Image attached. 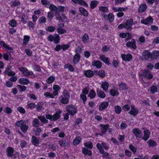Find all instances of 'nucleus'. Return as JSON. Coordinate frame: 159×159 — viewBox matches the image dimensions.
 I'll return each mask as SVG.
<instances>
[{"mask_svg":"<svg viewBox=\"0 0 159 159\" xmlns=\"http://www.w3.org/2000/svg\"><path fill=\"white\" fill-rule=\"evenodd\" d=\"M65 68H67L69 70L72 72L74 71V68L73 66L71 65L68 64L65 65Z\"/></svg>","mask_w":159,"mask_h":159,"instance_id":"54","label":"nucleus"},{"mask_svg":"<svg viewBox=\"0 0 159 159\" xmlns=\"http://www.w3.org/2000/svg\"><path fill=\"white\" fill-rule=\"evenodd\" d=\"M119 61L118 60H114L112 62V64L114 67L117 68L119 66Z\"/></svg>","mask_w":159,"mask_h":159,"instance_id":"60","label":"nucleus"},{"mask_svg":"<svg viewBox=\"0 0 159 159\" xmlns=\"http://www.w3.org/2000/svg\"><path fill=\"white\" fill-rule=\"evenodd\" d=\"M96 96V93L93 89H91L89 91V93L88 95V96L90 97L91 99L94 98Z\"/></svg>","mask_w":159,"mask_h":159,"instance_id":"36","label":"nucleus"},{"mask_svg":"<svg viewBox=\"0 0 159 159\" xmlns=\"http://www.w3.org/2000/svg\"><path fill=\"white\" fill-rule=\"evenodd\" d=\"M62 113V111L60 110H57L55 113L53 115V120L55 121L60 118V114Z\"/></svg>","mask_w":159,"mask_h":159,"instance_id":"15","label":"nucleus"},{"mask_svg":"<svg viewBox=\"0 0 159 159\" xmlns=\"http://www.w3.org/2000/svg\"><path fill=\"white\" fill-rule=\"evenodd\" d=\"M28 123V120H22L16 121L15 124V125L17 127H20L22 131L25 133L29 128L28 125H27Z\"/></svg>","mask_w":159,"mask_h":159,"instance_id":"1","label":"nucleus"},{"mask_svg":"<svg viewBox=\"0 0 159 159\" xmlns=\"http://www.w3.org/2000/svg\"><path fill=\"white\" fill-rule=\"evenodd\" d=\"M57 32L60 34H64L66 32V30L61 27H58L57 29Z\"/></svg>","mask_w":159,"mask_h":159,"instance_id":"48","label":"nucleus"},{"mask_svg":"<svg viewBox=\"0 0 159 159\" xmlns=\"http://www.w3.org/2000/svg\"><path fill=\"white\" fill-rule=\"evenodd\" d=\"M96 147L100 153H103L104 150L103 148L106 150H107L109 148V146L105 142H103L101 144L97 143Z\"/></svg>","mask_w":159,"mask_h":159,"instance_id":"2","label":"nucleus"},{"mask_svg":"<svg viewBox=\"0 0 159 159\" xmlns=\"http://www.w3.org/2000/svg\"><path fill=\"white\" fill-rule=\"evenodd\" d=\"M96 91L97 95L99 97L102 98L105 97V93L103 91L100 90L98 88H97Z\"/></svg>","mask_w":159,"mask_h":159,"instance_id":"22","label":"nucleus"},{"mask_svg":"<svg viewBox=\"0 0 159 159\" xmlns=\"http://www.w3.org/2000/svg\"><path fill=\"white\" fill-rule=\"evenodd\" d=\"M4 111L7 114H9L12 112V110L11 108L7 107H5L4 109Z\"/></svg>","mask_w":159,"mask_h":159,"instance_id":"59","label":"nucleus"},{"mask_svg":"<svg viewBox=\"0 0 159 159\" xmlns=\"http://www.w3.org/2000/svg\"><path fill=\"white\" fill-rule=\"evenodd\" d=\"M151 92L152 94H154L157 91V87L154 85L152 86L151 87Z\"/></svg>","mask_w":159,"mask_h":159,"instance_id":"49","label":"nucleus"},{"mask_svg":"<svg viewBox=\"0 0 159 159\" xmlns=\"http://www.w3.org/2000/svg\"><path fill=\"white\" fill-rule=\"evenodd\" d=\"M14 150L13 148L11 147H9L7 149V155L8 156L12 157L14 155Z\"/></svg>","mask_w":159,"mask_h":159,"instance_id":"17","label":"nucleus"},{"mask_svg":"<svg viewBox=\"0 0 159 159\" xmlns=\"http://www.w3.org/2000/svg\"><path fill=\"white\" fill-rule=\"evenodd\" d=\"M98 3V2L96 1H92L90 3V7L93 9L95 7Z\"/></svg>","mask_w":159,"mask_h":159,"instance_id":"47","label":"nucleus"},{"mask_svg":"<svg viewBox=\"0 0 159 159\" xmlns=\"http://www.w3.org/2000/svg\"><path fill=\"white\" fill-rule=\"evenodd\" d=\"M133 20L132 19L128 20L126 23H125V28L127 30L130 31L132 30L131 26L133 24Z\"/></svg>","mask_w":159,"mask_h":159,"instance_id":"11","label":"nucleus"},{"mask_svg":"<svg viewBox=\"0 0 159 159\" xmlns=\"http://www.w3.org/2000/svg\"><path fill=\"white\" fill-rule=\"evenodd\" d=\"M79 11L82 15H83L84 16H88V12L83 7L80 8Z\"/></svg>","mask_w":159,"mask_h":159,"instance_id":"42","label":"nucleus"},{"mask_svg":"<svg viewBox=\"0 0 159 159\" xmlns=\"http://www.w3.org/2000/svg\"><path fill=\"white\" fill-rule=\"evenodd\" d=\"M131 109L129 113L134 116H135L137 115L138 112V110L137 109L135 108L134 106L133 105L131 106Z\"/></svg>","mask_w":159,"mask_h":159,"instance_id":"23","label":"nucleus"},{"mask_svg":"<svg viewBox=\"0 0 159 159\" xmlns=\"http://www.w3.org/2000/svg\"><path fill=\"white\" fill-rule=\"evenodd\" d=\"M109 85L108 83L104 81L102 83L101 87L104 91L107 92L108 91Z\"/></svg>","mask_w":159,"mask_h":159,"instance_id":"28","label":"nucleus"},{"mask_svg":"<svg viewBox=\"0 0 159 159\" xmlns=\"http://www.w3.org/2000/svg\"><path fill=\"white\" fill-rule=\"evenodd\" d=\"M30 37L28 35H25L24 37L23 44V45H26L28 42L29 41Z\"/></svg>","mask_w":159,"mask_h":159,"instance_id":"45","label":"nucleus"},{"mask_svg":"<svg viewBox=\"0 0 159 159\" xmlns=\"http://www.w3.org/2000/svg\"><path fill=\"white\" fill-rule=\"evenodd\" d=\"M49 9L53 11L57 12L58 11V8L53 4H51L49 7Z\"/></svg>","mask_w":159,"mask_h":159,"instance_id":"50","label":"nucleus"},{"mask_svg":"<svg viewBox=\"0 0 159 159\" xmlns=\"http://www.w3.org/2000/svg\"><path fill=\"white\" fill-rule=\"evenodd\" d=\"M92 65L93 66L96 67L98 69H100L102 66V63L99 60H94L92 61Z\"/></svg>","mask_w":159,"mask_h":159,"instance_id":"12","label":"nucleus"},{"mask_svg":"<svg viewBox=\"0 0 159 159\" xmlns=\"http://www.w3.org/2000/svg\"><path fill=\"white\" fill-rule=\"evenodd\" d=\"M11 7H14L19 5L20 2L18 1H13L11 2Z\"/></svg>","mask_w":159,"mask_h":159,"instance_id":"61","label":"nucleus"},{"mask_svg":"<svg viewBox=\"0 0 159 159\" xmlns=\"http://www.w3.org/2000/svg\"><path fill=\"white\" fill-rule=\"evenodd\" d=\"M99 10L102 12H107L108 11V9L107 7H99Z\"/></svg>","mask_w":159,"mask_h":159,"instance_id":"62","label":"nucleus"},{"mask_svg":"<svg viewBox=\"0 0 159 159\" xmlns=\"http://www.w3.org/2000/svg\"><path fill=\"white\" fill-rule=\"evenodd\" d=\"M129 149L132 151L134 153H135L136 152L137 148L136 147L133 146L132 144H130L129 145Z\"/></svg>","mask_w":159,"mask_h":159,"instance_id":"58","label":"nucleus"},{"mask_svg":"<svg viewBox=\"0 0 159 159\" xmlns=\"http://www.w3.org/2000/svg\"><path fill=\"white\" fill-rule=\"evenodd\" d=\"M143 75L148 79H151L153 77V75L151 73L150 71L148 70H145L143 73Z\"/></svg>","mask_w":159,"mask_h":159,"instance_id":"18","label":"nucleus"},{"mask_svg":"<svg viewBox=\"0 0 159 159\" xmlns=\"http://www.w3.org/2000/svg\"><path fill=\"white\" fill-rule=\"evenodd\" d=\"M8 24L11 27H15L16 26L17 23L15 20L12 19L10 21Z\"/></svg>","mask_w":159,"mask_h":159,"instance_id":"51","label":"nucleus"},{"mask_svg":"<svg viewBox=\"0 0 159 159\" xmlns=\"http://www.w3.org/2000/svg\"><path fill=\"white\" fill-rule=\"evenodd\" d=\"M81 139L79 137H76L73 141V144L74 145H77L79 144L81 141Z\"/></svg>","mask_w":159,"mask_h":159,"instance_id":"39","label":"nucleus"},{"mask_svg":"<svg viewBox=\"0 0 159 159\" xmlns=\"http://www.w3.org/2000/svg\"><path fill=\"white\" fill-rule=\"evenodd\" d=\"M153 19L151 16H149L145 19L141 20V23L146 25H148L152 24L153 22Z\"/></svg>","mask_w":159,"mask_h":159,"instance_id":"7","label":"nucleus"},{"mask_svg":"<svg viewBox=\"0 0 159 159\" xmlns=\"http://www.w3.org/2000/svg\"><path fill=\"white\" fill-rule=\"evenodd\" d=\"M109 92L110 95L113 96H117L119 94V92L117 90L111 89Z\"/></svg>","mask_w":159,"mask_h":159,"instance_id":"40","label":"nucleus"},{"mask_svg":"<svg viewBox=\"0 0 159 159\" xmlns=\"http://www.w3.org/2000/svg\"><path fill=\"white\" fill-rule=\"evenodd\" d=\"M59 99L61 103L65 104H67L69 101V99L63 97L62 96L59 97Z\"/></svg>","mask_w":159,"mask_h":159,"instance_id":"33","label":"nucleus"},{"mask_svg":"<svg viewBox=\"0 0 159 159\" xmlns=\"http://www.w3.org/2000/svg\"><path fill=\"white\" fill-rule=\"evenodd\" d=\"M99 59L103 61L106 64L109 65L111 64L109 58L106 57L103 55H102L100 56Z\"/></svg>","mask_w":159,"mask_h":159,"instance_id":"14","label":"nucleus"},{"mask_svg":"<svg viewBox=\"0 0 159 159\" xmlns=\"http://www.w3.org/2000/svg\"><path fill=\"white\" fill-rule=\"evenodd\" d=\"M133 133L134 134L135 136L139 138H142V134L140 130L138 128H134L132 130Z\"/></svg>","mask_w":159,"mask_h":159,"instance_id":"10","label":"nucleus"},{"mask_svg":"<svg viewBox=\"0 0 159 159\" xmlns=\"http://www.w3.org/2000/svg\"><path fill=\"white\" fill-rule=\"evenodd\" d=\"M118 86L119 87V89L122 90H126L128 88L126 84L123 82L118 83Z\"/></svg>","mask_w":159,"mask_h":159,"instance_id":"35","label":"nucleus"},{"mask_svg":"<svg viewBox=\"0 0 159 159\" xmlns=\"http://www.w3.org/2000/svg\"><path fill=\"white\" fill-rule=\"evenodd\" d=\"M159 58V51H155L152 53V59H156Z\"/></svg>","mask_w":159,"mask_h":159,"instance_id":"31","label":"nucleus"},{"mask_svg":"<svg viewBox=\"0 0 159 159\" xmlns=\"http://www.w3.org/2000/svg\"><path fill=\"white\" fill-rule=\"evenodd\" d=\"M82 123V119L81 118H77L75 121V122L74 125L76 126L77 125Z\"/></svg>","mask_w":159,"mask_h":159,"instance_id":"55","label":"nucleus"},{"mask_svg":"<svg viewBox=\"0 0 159 159\" xmlns=\"http://www.w3.org/2000/svg\"><path fill=\"white\" fill-rule=\"evenodd\" d=\"M36 106L35 104L33 102H30L27 104L26 106V108L28 109H32L35 108Z\"/></svg>","mask_w":159,"mask_h":159,"instance_id":"37","label":"nucleus"},{"mask_svg":"<svg viewBox=\"0 0 159 159\" xmlns=\"http://www.w3.org/2000/svg\"><path fill=\"white\" fill-rule=\"evenodd\" d=\"M40 138L36 137L34 135H33L31 139V141L32 143L35 146H37L39 143Z\"/></svg>","mask_w":159,"mask_h":159,"instance_id":"13","label":"nucleus"},{"mask_svg":"<svg viewBox=\"0 0 159 159\" xmlns=\"http://www.w3.org/2000/svg\"><path fill=\"white\" fill-rule=\"evenodd\" d=\"M4 75H8L9 76H13L15 75V73L14 71H9L7 69L4 72Z\"/></svg>","mask_w":159,"mask_h":159,"instance_id":"41","label":"nucleus"},{"mask_svg":"<svg viewBox=\"0 0 159 159\" xmlns=\"http://www.w3.org/2000/svg\"><path fill=\"white\" fill-rule=\"evenodd\" d=\"M150 135V132L148 130H146L144 131V135L142 139L145 141H146L149 138Z\"/></svg>","mask_w":159,"mask_h":159,"instance_id":"20","label":"nucleus"},{"mask_svg":"<svg viewBox=\"0 0 159 159\" xmlns=\"http://www.w3.org/2000/svg\"><path fill=\"white\" fill-rule=\"evenodd\" d=\"M135 43L136 41L134 39H132L131 40V41H129L126 43V46L128 47L135 49L137 48Z\"/></svg>","mask_w":159,"mask_h":159,"instance_id":"8","label":"nucleus"},{"mask_svg":"<svg viewBox=\"0 0 159 159\" xmlns=\"http://www.w3.org/2000/svg\"><path fill=\"white\" fill-rule=\"evenodd\" d=\"M98 75L100 77L104 78L105 75V72L103 70H100L98 72Z\"/></svg>","mask_w":159,"mask_h":159,"instance_id":"56","label":"nucleus"},{"mask_svg":"<svg viewBox=\"0 0 159 159\" xmlns=\"http://www.w3.org/2000/svg\"><path fill=\"white\" fill-rule=\"evenodd\" d=\"M58 143L61 147L66 146L68 145V143L65 140H59Z\"/></svg>","mask_w":159,"mask_h":159,"instance_id":"46","label":"nucleus"},{"mask_svg":"<svg viewBox=\"0 0 159 159\" xmlns=\"http://www.w3.org/2000/svg\"><path fill=\"white\" fill-rule=\"evenodd\" d=\"M38 118L43 123H47L48 121L44 117L42 116H38Z\"/></svg>","mask_w":159,"mask_h":159,"instance_id":"38","label":"nucleus"},{"mask_svg":"<svg viewBox=\"0 0 159 159\" xmlns=\"http://www.w3.org/2000/svg\"><path fill=\"white\" fill-rule=\"evenodd\" d=\"M66 110L71 115L73 116L76 113L77 111L76 107L73 105L67 106Z\"/></svg>","mask_w":159,"mask_h":159,"instance_id":"4","label":"nucleus"},{"mask_svg":"<svg viewBox=\"0 0 159 159\" xmlns=\"http://www.w3.org/2000/svg\"><path fill=\"white\" fill-rule=\"evenodd\" d=\"M109 103L107 102H104L101 103L99 106V111H102L107 108Z\"/></svg>","mask_w":159,"mask_h":159,"instance_id":"24","label":"nucleus"},{"mask_svg":"<svg viewBox=\"0 0 159 159\" xmlns=\"http://www.w3.org/2000/svg\"><path fill=\"white\" fill-rule=\"evenodd\" d=\"M115 110L116 113L119 114L121 111V107L119 106H116L115 107Z\"/></svg>","mask_w":159,"mask_h":159,"instance_id":"52","label":"nucleus"},{"mask_svg":"<svg viewBox=\"0 0 159 159\" xmlns=\"http://www.w3.org/2000/svg\"><path fill=\"white\" fill-rule=\"evenodd\" d=\"M83 73L84 75L86 77L89 78L92 77L94 75L93 71L90 70H84L83 71Z\"/></svg>","mask_w":159,"mask_h":159,"instance_id":"25","label":"nucleus"},{"mask_svg":"<svg viewBox=\"0 0 159 159\" xmlns=\"http://www.w3.org/2000/svg\"><path fill=\"white\" fill-rule=\"evenodd\" d=\"M80 58V55L78 53H76L74 56L73 61L75 64L78 63Z\"/></svg>","mask_w":159,"mask_h":159,"instance_id":"30","label":"nucleus"},{"mask_svg":"<svg viewBox=\"0 0 159 159\" xmlns=\"http://www.w3.org/2000/svg\"><path fill=\"white\" fill-rule=\"evenodd\" d=\"M121 56L122 60L124 61H130L132 58V55L130 54H128L126 55L122 54L121 55Z\"/></svg>","mask_w":159,"mask_h":159,"instance_id":"16","label":"nucleus"},{"mask_svg":"<svg viewBox=\"0 0 159 159\" xmlns=\"http://www.w3.org/2000/svg\"><path fill=\"white\" fill-rule=\"evenodd\" d=\"M74 3L80 4L81 5L88 7V5L86 2L83 0H71Z\"/></svg>","mask_w":159,"mask_h":159,"instance_id":"21","label":"nucleus"},{"mask_svg":"<svg viewBox=\"0 0 159 159\" xmlns=\"http://www.w3.org/2000/svg\"><path fill=\"white\" fill-rule=\"evenodd\" d=\"M108 19L110 22H112L114 19V16L112 13H109L108 15Z\"/></svg>","mask_w":159,"mask_h":159,"instance_id":"64","label":"nucleus"},{"mask_svg":"<svg viewBox=\"0 0 159 159\" xmlns=\"http://www.w3.org/2000/svg\"><path fill=\"white\" fill-rule=\"evenodd\" d=\"M55 77L54 76H51L49 77L46 80V82L48 84H50L53 82L55 80Z\"/></svg>","mask_w":159,"mask_h":159,"instance_id":"43","label":"nucleus"},{"mask_svg":"<svg viewBox=\"0 0 159 159\" xmlns=\"http://www.w3.org/2000/svg\"><path fill=\"white\" fill-rule=\"evenodd\" d=\"M82 152L84 155L90 156L92 154L91 151L85 148H83Z\"/></svg>","mask_w":159,"mask_h":159,"instance_id":"34","label":"nucleus"},{"mask_svg":"<svg viewBox=\"0 0 159 159\" xmlns=\"http://www.w3.org/2000/svg\"><path fill=\"white\" fill-rule=\"evenodd\" d=\"M141 57L142 59L148 60L150 57L152 58V53L147 50H144L142 52Z\"/></svg>","mask_w":159,"mask_h":159,"instance_id":"6","label":"nucleus"},{"mask_svg":"<svg viewBox=\"0 0 159 159\" xmlns=\"http://www.w3.org/2000/svg\"><path fill=\"white\" fill-rule=\"evenodd\" d=\"M56 19L58 20L59 21L63 22V20L61 17V15L60 16L59 12H56L55 14Z\"/></svg>","mask_w":159,"mask_h":159,"instance_id":"63","label":"nucleus"},{"mask_svg":"<svg viewBox=\"0 0 159 159\" xmlns=\"http://www.w3.org/2000/svg\"><path fill=\"white\" fill-rule=\"evenodd\" d=\"M48 39L50 41H54V43L57 44L59 42L60 36L58 34H56L54 36L52 35H49L48 38Z\"/></svg>","mask_w":159,"mask_h":159,"instance_id":"3","label":"nucleus"},{"mask_svg":"<svg viewBox=\"0 0 159 159\" xmlns=\"http://www.w3.org/2000/svg\"><path fill=\"white\" fill-rule=\"evenodd\" d=\"M39 119L38 118H34L33 120L32 125L34 127H37L39 126L40 122Z\"/></svg>","mask_w":159,"mask_h":159,"instance_id":"32","label":"nucleus"},{"mask_svg":"<svg viewBox=\"0 0 159 159\" xmlns=\"http://www.w3.org/2000/svg\"><path fill=\"white\" fill-rule=\"evenodd\" d=\"M147 9V6L145 4H142L140 5L138 8V11L139 13L144 12Z\"/></svg>","mask_w":159,"mask_h":159,"instance_id":"19","label":"nucleus"},{"mask_svg":"<svg viewBox=\"0 0 159 159\" xmlns=\"http://www.w3.org/2000/svg\"><path fill=\"white\" fill-rule=\"evenodd\" d=\"M19 70L22 72L23 75L26 77H29L30 75L33 74V72L29 70L26 68L25 67H21L19 68Z\"/></svg>","mask_w":159,"mask_h":159,"instance_id":"5","label":"nucleus"},{"mask_svg":"<svg viewBox=\"0 0 159 159\" xmlns=\"http://www.w3.org/2000/svg\"><path fill=\"white\" fill-rule=\"evenodd\" d=\"M63 97H65L68 99H69L70 97V93L68 91L66 90H65L63 91Z\"/></svg>","mask_w":159,"mask_h":159,"instance_id":"53","label":"nucleus"},{"mask_svg":"<svg viewBox=\"0 0 159 159\" xmlns=\"http://www.w3.org/2000/svg\"><path fill=\"white\" fill-rule=\"evenodd\" d=\"M19 83L22 84L27 85L30 83L29 80L25 78H21L19 80Z\"/></svg>","mask_w":159,"mask_h":159,"instance_id":"27","label":"nucleus"},{"mask_svg":"<svg viewBox=\"0 0 159 159\" xmlns=\"http://www.w3.org/2000/svg\"><path fill=\"white\" fill-rule=\"evenodd\" d=\"M148 146L149 147H153L157 145L156 142L153 139H150L148 140L147 142Z\"/></svg>","mask_w":159,"mask_h":159,"instance_id":"29","label":"nucleus"},{"mask_svg":"<svg viewBox=\"0 0 159 159\" xmlns=\"http://www.w3.org/2000/svg\"><path fill=\"white\" fill-rule=\"evenodd\" d=\"M0 45L2 47L4 48L6 50H10L11 51L13 50V48L12 47H10L9 46L7 45L3 41H1L0 42Z\"/></svg>","mask_w":159,"mask_h":159,"instance_id":"26","label":"nucleus"},{"mask_svg":"<svg viewBox=\"0 0 159 159\" xmlns=\"http://www.w3.org/2000/svg\"><path fill=\"white\" fill-rule=\"evenodd\" d=\"M100 126L101 129L102 133V134H100V135H102V134H105L107 131L109 127V125L108 124H100Z\"/></svg>","mask_w":159,"mask_h":159,"instance_id":"9","label":"nucleus"},{"mask_svg":"<svg viewBox=\"0 0 159 159\" xmlns=\"http://www.w3.org/2000/svg\"><path fill=\"white\" fill-rule=\"evenodd\" d=\"M17 87L19 88L20 91L21 92L25 91L27 89V87L24 85L18 84L17 85Z\"/></svg>","mask_w":159,"mask_h":159,"instance_id":"57","label":"nucleus"},{"mask_svg":"<svg viewBox=\"0 0 159 159\" xmlns=\"http://www.w3.org/2000/svg\"><path fill=\"white\" fill-rule=\"evenodd\" d=\"M89 39V36L86 34H85L82 37V41L84 43H86Z\"/></svg>","mask_w":159,"mask_h":159,"instance_id":"44","label":"nucleus"}]
</instances>
